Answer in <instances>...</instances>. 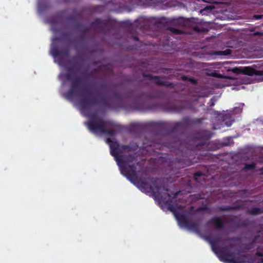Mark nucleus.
I'll return each mask as SVG.
<instances>
[{
	"label": "nucleus",
	"instance_id": "nucleus-4",
	"mask_svg": "<svg viewBox=\"0 0 263 263\" xmlns=\"http://www.w3.org/2000/svg\"><path fill=\"white\" fill-rule=\"evenodd\" d=\"M80 93V87L79 85H73L70 91L65 95L67 99L71 100L74 96H78Z\"/></svg>",
	"mask_w": 263,
	"mask_h": 263
},
{
	"label": "nucleus",
	"instance_id": "nucleus-11",
	"mask_svg": "<svg viewBox=\"0 0 263 263\" xmlns=\"http://www.w3.org/2000/svg\"><path fill=\"white\" fill-rule=\"evenodd\" d=\"M254 167V164H250V165H247L246 166V168L247 169V170L253 168Z\"/></svg>",
	"mask_w": 263,
	"mask_h": 263
},
{
	"label": "nucleus",
	"instance_id": "nucleus-9",
	"mask_svg": "<svg viewBox=\"0 0 263 263\" xmlns=\"http://www.w3.org/2000/svg\"><path fill=\"white\" fill-rule=\"evenodd\" d=\"M78 107L79 108L80 110H81V112L86 115L85 114V107H83V106L81 105H77Z\"/></svg>",
	"mask_w": 263,
	"mask_h": 263
},
{
	"label": "nucleus",
	"instance_id": "nucleus-14",
	"mask_svg": "<svg viewBox=\"0 0 263 263\" xmlns=\"http://www.w3.org/2000/svg\"><path fill=\"white\" fill-rule=\"evenodd\" d=\"M244 88H245L244 86H240V87H239L237 88L236 89L237 90H239L240 89H244Z\"/></svg>",
	"mask_w": 263,
	"mask_h": 263
},
{
	"label": "nucleus",
	"instance_id": "nucleus-12",
	"mask_svg": "<svg viewBox=\"0 0 263 263\" xmlns=\"http://www.w3.org/2000/svg\"><path fill=\"white\" fill-rule=\"evenodd\" d=\"M202 1L204 2L209 3H213L214 1V0H202Z\"/></svg>",
	"mask_w": 263,
	"mask_h": 263
},
{
	"label": "nucleus",
	"instance_id": "nucleus-8",
	"mask_svg": "<svg viewBox=\"0 0 263 263\" xmlns=\"http://www.w3.org/2000/svg\"><path fill=\"white\" fill-rule=\"evenodd\" d=\"M243 106H244L243 104H242V103L239 104L238 105V106L235 107L234 111H235L236 112H241Z\"/></svg>",
	"mask_w": 263,
	"mask_h": 263
},
{
	"label": "nucleus",
	"instance_id": "nucleus-16",
	"mask_svg": "<svg viewBox=\"0 0 263 263\" xmlns=\"http://www.w3.org/2000/svg\"><path fill=\"white\" fill-rule=\"evenodd\" d=\"M231 123H230V124H226V125H227V126H231Z\"/></svg>",
	"mask_w": 263,
	"mask_h": 263
},
{
	"label": "nucleus",
	"instance_id": "nucleus-13",
	"mask_svg": "<svg viewBox=\"0 0 263 263\" xmlns=\"http://www.w3.org/2000/svg\"><path fill=\"white\" fill-rule=\"evenodd\" d=\"M255 17L256 20H259V19H260L262 17V16L261 15H255Z\"/></svg>",
	"mask_w": 263,
	"mask_h": 263
},
{
	"label": "nucleus",
	"instance_id": "nucleus-15",
	"mask_svg": "<svg viewBox=\"0 0 263 263\" xmlns=\"http://www.w3.org/2000/svg\"><path fill=\"white\" fill-rule=\"evenodd\" d=\"M238 70V69H235L233 70V71L234 72H236V71H237Z\"/></svg>",
	"mask_w": 263,
	"mask_h": 263
},
{
	"label": "nucleus",
	"instance_id": "nucleus-7",
	"mask_svg": "<svg viewBox=\"0 0 263 263\" xmlns=\"http://www.w3.org/2000/svg\"><path fill=\"white\" fill-rule=\"evenodd\" d=\"M50 54L54 58V61L57 62V58L58 57V52L56 50V49H55L54 48L52 47L51 50H50Z\"/></svg>",
	"mask_w": 263,
	"mask_h": 263
},
{
	"label": "nucleus",
	"instance_id": "nucleus-3",
	"mask_svg": "<svg viewBox=\"0 0 263 263\" xmlns=\"http://www.w3.org/2000/svg\"><path fill=\"white\" fill-rule=\"evenodd\" d=\"M86 124L88 129L96 135L112 134V131L109 129L111 126L110 123L101 120L96 116Z\"/></svg>",
	"mask_w": 263,
	"mask_h": 263
},
{
	"label": "nucleus",
	"instance_id": "nucleus-6",
	"mask_svg": "<svg viewBox=\"0 0 263 263\" xmlns=\"http://www.w3.org/2000/svg\"><path fill=\"white\" fill-rule=\"evenodd\" d=\"M59 78L62 81L63 85L65 84L66 81L70 80L71 79L70 76L69 74H60Z\"/></svg>",
	"mask_w": 263,
	"mask_h": 263
},
{
	"label": "nucleus",
	"instance_id": "nucleus-5",
	"mask_svg": "<svg viewBox=\"0 0 263 263\" xmlns=\"http://www.w3.org/2000/svg\"><path fill=\"white\" fill-rule=\"evenodd\" d=\"M213 223L214 225L217 227L220 228L222 225V219L220 218H215L212 220Z\"/></svg>",
	"mask_w": 263,
	"mask_h": 263
},
{
	"label": "nucleus",
	"instance_id": "nucleus-2",
	"mask_svg": "<svg viewBox=\"0 0 263 263\" xmlns=\"http://www.w3.org/2000/svg\"><path fill=\"white\" fill-rule=\"evenodd\" d=\"M213 251L219 259L226 263H247L246 257L240 255L238 253L230 252L227 249H218L217 242L209 241Z\"/></svg>",
	"mask_w": 263,
	"mask_h": 263
},
{
	"label": "nucleus",
	"instance_id": "nucleus-10",
	"mask_svg": "<svg viewBox=\"0 0 263 263\" xmlns=\"http://www.w3.org/2000/svg\"><path fill=\"white\" fill-rule=\"evenodd\" d=\"M243 72L249 75H251L253 73L251 69L248 68H246L245 71H244Z\"/></svg>",
	"mask_w": 263,
	"mask_h": 263
},
{
	"label": "nucleus",
	"instance_id": "nucleus-1",
	"mask_svg": "<svg viewBox=\"0 0 263 263\" xmlns=\"http://www.w3.org/2000/svg\"><path fill=\"white\" fill-rule=\"evenodd\" d=\"M110 148V153L115 157L120 168L121 173L126 176L131 182L135 184L142 192L152 196L159 204L164 203L167 205L169 209L172 212L178 221L181 228H185L187 222L185 218V213L182 211V207L177 204L175 205L167 204L170 196L167 190L161 185L156 184L152 187L147 182L143 180H137L136 173L134 165L131 164L132 161L130 157L120 156L119 155V145L117 142L111 141L109 139L107 140Z\"/></svg>",
	"mask_w": 263,
	"mask_h": 263
}]
</instances>
